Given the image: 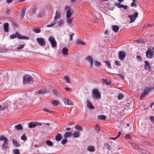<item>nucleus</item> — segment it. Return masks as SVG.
<instances>
[{"label":"nucleus","instance_id":"f257e3e1","mask_svg":"<svg viewBox=\"0 0 154 154\" xmlns=\"http://www.w3.org/2000/svg\"><path fill=\"white\" fill-rule=\"evenodd\" d=\"M3 140L4 143L2 145V149H6L8 146L9 141L8 139L5 136L3 135L0 136V141Z\"/></svg>","mask_w":154,"mask_h":154},{"label":"nucleus","instance_id":"f03ea898","mask_svg":"<svg viewBox=\"0 0 154 154\" xmlns=\"http://www.w3.org/2000/svg\"><path fill=\"white\" fill-rule=\"evenodd\" d=\"M10 38L11 39H14L17 37L19 39H28L29 38V37H26L25 36L22 35L20 34L18 32H16L15 34H13L11 35L10 36Z\"/></svg>","mask_w":154,"mask_h":154},{"label":"nucleus","instance_id":"7ed1b4c3","mask_svg":"<svg viewBox=\"0 0 154 154\" xmlns=\"http://www.w3.org/2000/svg\"><path fill=\"white\" fill-rule=\"evenodd\" d=\"M31 82H33V78L31 75L26 74L23 76V84L29 83Z\"/></svg>","mask_w":154,"mask_h":154},{"label":"nucleus","instance_id":"20e7f679","mask_svg":"<svg viewBox=\"0 0 154 154\" xmlns=\"http://www.w3.org/2000/svg\"><path fill=\"white\" fill-rule=\"evenodd\" d=\"M92 93L93 94L92 97L93 98H95L97 100L100 99L101 95L98 89L95 88L92 91Z\"/></svg>","mask_w":154,"mask_h":154},{"label":"nucleus","instance_id":"39448f33","mask_svg":"<svg viewBox=\"0 0 154 154\" xmlns=\"http://www.w3.org/2000/svg\"><path fill=\"white\" fill-rule=\"evenodd\" d=\"M152 88V87H146L144 89L143 92L142 93L140 96V99H142L144 98L146 95L148 94L149 92L151 91Z\"/></svg>","mask_w":154,"mask_h":154},{"label":"nucleus","instance_id":"423d86ee","mask_svg":"<svg viewBox=\"0 0 154 154\" xmlns=\"http://www.w3.org/2000/svg\"><path fill=\"white\" fill-rule=\"evenodd\" d=\"M135 149L143 154H151L150 152L144 149L138 145H135Z\"/></svg>","mask_w":154,"mask_h":154},{"label":"nucleus","instance_id":"0eeeda50","mask_svg":"<svg viewBox=\"0 0 154 154\" xmlns=\"http://www.w3.org/2000/svg\"><path fill=\"white\" fill-rule=\"evenodd\" d=\"M65 9L67 11L66 13V17L67 18H70L73 14L72 11L71 10L70 8L68 6L65 7Z\"/></svg>","mask_w":154,"mask_h":154},{"label":"nucleus","instance_id":"6e6552de","mask_svg":"<svg viewBox=\"0 0 154 154\" xmlns=\"http://www.w3.org/2000/svg\"><path fill=\"white\" fill-rule=\"evenodd\" d=\"M154 52L153 51L150 49H149L146 52V56L149 59L152 58L154 56Z\"/></svg>","mask_w":154,"mask_h":154},{"label":"nucleus","instance_id":"1a4fd4ad","mask_svg":"<svg viewBox=\"0 0 154 154\" xmlns=\"http://www.w3.org/2000/svg\"><path fill=\"white\" fill-rule=\"evenodd\" d=\"M42 123L38 122H30L29 124L28 127L30 128H35L37 126H41Z\"/></svg>","mask_w":154,"mask_h":154},{"label":"nucleus","instance_id":"9d476101","mask_svg":"<svg viewBox=\"0 0 154 154\" xmlns=\"http://www.w3.org/2000/svg\"><path fill=\"white\" fill-rule=\"evenodd\" d=\"M48 40L51 43L52 47L54 48L56 46L57 43L54 38L52 36L49 37Z\"/></svg>","mask_w":154,"mask_h":154},{"label":"nucleus","instance_id":"9b49d317","mask_svg":"<svg viewBox=\"0 0 154 154\" xmlns=\"http://www.w3.org/2000/svg\"><path fill=\"white\" fill-rule=\"evenodd\" d=\"M119 59L121 60H123L126 56V53L123 51H120L118 53Z\"/></svg>","mask_w":154,"mask_h":154},{"label":"nucleus","instance_id":"f8f14e48","mask_svg":"<svg viewBox=\"0 0 154 154\" xmlns=\"http://www.w3.org/2000/svg\"><path fill=\"white\" fill-rule=\"evenodd\" d=\"M36 40L38 43L41 46H43L45 45V41L44 39L42 38H37Z\"/></svg>","mask_w":154,"mask_h":154},{"label":"nucleus","instance_id":"ddd939ff","mask_svg":"<svg viewBox=\"0 0 154 154\" xmlns=\"http://www.w3.org/2000/svg\"><path fill=\"white\" fill-rule=\"evenodd\" d=\"M61 17L60 13L58 11H56L55 12V15L54 17L55 21L56 22L57 20Z\"/></svg>","mask_w":154,"mask_h":154},{"label":"nucleus","instance_id":"4468645a","mask_svg":"<svg viewBox=\"0 0 154 154\" xmlns=\"http://www.w3.org/2000/svg\"><path fill=\"white\" fill-rule=\"evenodd\" d=\"M85 59L90 63L91 66H92L93 63V60L91 56H88Z\"/></svg>","mask_w":154,"mask_h":154},{"label":"nucleus","instance_id":"2eb2a0df","mask_svg":"<svg viewBox=\"0 0 154 154\" xmlns=\"http://www.w3.org/2000/svg\"><path fill=\"white\" fill-rule=\"evenodd\" d=\"M115 5L117 6L118 8H123L124 9H126L127 8L128 6L127 5H121L120 3H116Z\"/></svg>","mask_w":154,"mask_h":154},{"label":"nucleus","instance_id":"dca6fc26","mask_svg":"<svg viewBox=\"0 0 154 154\" xmlns=\"http://www.w3.org/2000/svg\"><path fill=\"white\" fill-rule=\"evenodd\" d=\"M62 137L61 134L58 133L56 136H55V139L56 140L58 141H60L62 139Z\"/></svg>","mask_w":154,"mask_h":154},{"label":"nucleus","instance_id":"f3484780","mask_svg":"<svg viewBox=\"0 0 154 154\" xmlns=\"http://www.w3.org/2000/svg\"><path fill=\"white\" fill-rule=\"evenodd\" d=\"M37 8L36 6L35 5L32 6L31 7V13L33 14H34L37 10Z\"/></svg>","mask_w":154,"mask_h":154},{"label":"nucleus","instance_id":"a211bd4d","mask_svg":"<svg viewBox=\"0 0 154 154\" xmlns=\"http://www.w3.org/2000/svg\"><path fill=\"white\" fill-rule=\"evenodd\" d=\"M46 92V90L42 89L36 91V93L38 94H42L45 93Z\"/></svg>","mask_w":154,"mask_h":154},{"label":"nucleus","instance_id":"6ab92c4d","mask_svg":"<svg viewBox=\"0 0 154 154\" xmlns=\"http://www.w3.org/2000/svg\"><path fill=\"white\" fill-rule=\"evenodd\" d=\"M12 143L16 147H18L20 146V145L19 144L18 142L17 141V140L14 139H12Z\"/></svg>","mask_w":154,"mask_h":154},{"label":"nucleus","instance_id":"aec40b11","mask_svg":"<svg viewBox=\"0 0 154 154\" xmlns=\"http://www.w3.org/2000/svg\"><path fill=\"white\" fill-rule=\"evenodd\" d=\"M87 103L88 104V107L89 109H93L94 107L92 104L88 100L87 101Z\"/></svg>","mask_w":154,"mask_h":154},{"label":"nucleus","instance_id":"412c9836","mask_svg":"<svg viewBox=\"0 0 154 154\" xmlns=\"http://www.w3.org/2000/svg\"><path fill=\"white\" fill-rule=\"evenodd\" d=\"M4 31L5 32H8V23H6L3 25Z\"/></svg>","mask_w":154,"mask_h":154},{"label":"nucleus","instance_id":"4be33fe9","mask_svg":"<svg viewBox=\"0 0 154 154\" xmlns=\"http://www.w3.org/2000/svg\"><path fill=\"white\" fill-rule=\"evenodd\" d=\"M14 127L15 129L17 131L21 130L23 129V127L20 124L15 125Z\"/></svg>","mask_w":154,"mask_h":154},{"label":"nucleus","instance_id":"5701e85b","mask_svg":"<svg viewBox=\"0 0 154 154\" xmlns=\"http://www.w3.org/2000/svg\"><path fill=\"white\" fill-rule=\"evenodd\" d=\"M72 135L71 132H66L65 133L64 137L65 138H69Z\"/></svg>","mask_w":154,"mask_h":154},{"label":"nucleus","instance_id":"b1692460","mask_svg":"<svg viewBox=\"0 0 154 154\" xmlns=\"http://www.w3.org/2000/svg\"><path fill=\"white\" fill-rule=\"evenodd\" d=\"M80 132L78 131H75L73 134V137L74 138H77L79 137Z\"/></svg>","mask_w":154,"mask_h":154},{"label":"nucleus","instance_id":"393cba45","mask_svg":"<svg viewBox=\"0 0 154 154\" xmlns=\"http://www.w3.org/2000/svg\"><path fill=\"white\" fill-rule=\"evenodd\" d=\"M102 80L103 82H104L105 84L107 85H109L111 83V82L109 79L107 80L106 79H103Z\"/></svg>","mask_w":154,"mask_h":154},{"label":"nucleus","instance_id":"a878e982","mask_svg":"<svg viewBox=\"0 0 154 154\" xmlns=\"http://www.w3.org/2000/svg\"><path fill=\"white\" fill-rule=\"evenodd\" d=\"M68 50L66 48H64L62 49V52L63 55H67L68 54Z\"/></svg>","mask_w":154,"mask_h":154},{"label":"nucleus","instance_id":"bb28decb","mask_svg":"<svg viewBox=\"0 0 154 154\" xmlns=\"http://www.w3.org/2000/svg\"><path fill=\"white\" fill-rule=\"evenodd\" d=\"M112 30L115 32H118L119 29V27L117 26H112Z\"/></svg>","mask_w":154,"mask_h":154},{"label":"nucleus","instance_id":"cd10ccee","mask_svg":"<svg viewBox=\"0 0 154 154\" xmlns=\"http://www.w3.org/2000/svg\"><path fill=\"white\" fill-rule=\"evenodd\" d=\"M88 150L89 152H93L95 151V149L93 146H90L88 147Z\"/></svg>","mask_w":154,"mask_h":154},{"label":"nucleus","instance_id":"c85d7f7f","mask_svg":"<svg viewBox=\"0 0 154 154\" xmlns=\"http://www.w3.org/2000/svg\"><path fill=\"white\" fill-rule=\"evenodd\" d=\"M129 17L130 19L131 23H132L135 21V14H134L133 15H130L129 16Z\"/></svg>","mask_w":154,"mask_h":154},{"label":"nucleus","instance_id":"c756f323","mask_svg":"<svg viewBox=\"0 0 154 154\" xmlns=\"http://www.w3.org/2000/svg\"><path fill=\"white\" fill-rule=\"evenodd\" d=\"M98 118L99 119L101 120H105L106 118V116L104 115H101L98 116Z\"/></svg>","mask_w":154,"mask_h":154},{"label":"nucleus","instance_id":"7c9ffc66","mask_svg":"<svg viewBox=\"0 0 154 154\" xmlns=\"http://www.w3.org/2000/svg\"><path fill=\"white\" fill-rule=\"evenodd\" d=\"M46 143L47 145L50 146H52L53 145V142L49 140H47L46 142Z\"/></svg>","mask_w":154,"mask_h":154},{"label":"nucleus","instance_id":"2f4dec72","mask_svg":"<svg viewBox=\"0 0 154 154\" xmlns=\"http://www.w3.org/2000/svg\"><path fill=\"white\" fill-rule=\"evenodd\" d=\"M76 42L77 43L81 44L82 45H85V43L83 42L81 40H80L79 39H78L76 40Z\"/></svg>","mask_w":154,"mask_h":154},{"label":"nucleus","instance_id":"473e14b6","mask_svg":"<svg viewBox=\"0 0 154 154\" xmlns=\"http://www.w3.org/2000/svg\"><path fill=\"white\" fill-rule=\"evenodd\" d=\"M51 103L54 106H57L59 104V101L57 100L53 101Z\"/></svg>","mask_w":154,"mask_h":154},{"label":"nucleus","instance_id":"72a5a7b5","mask_svg":"<svg viewBox=\"0 0 154 154\" xmlns=\"http://www.w3.org/2000/svg\"><path fill=\"white\" fill-rule=\"evenodd\" d=\"M42 110L45 112H48L50 113L53 114L54 113V112L53 111L49 110L46 108L43 109Z\"/></svg>","mask_w":154,"mask_h":154},{"label":"nucleus","instance_id":"f704fd0d","mask_svg":"<svg viewBox=\"0 0 154 154\" xmlns=\"http://www.w3.org/2000/svg\"><path fill=\"white\" fill-rule=\"evenodd\" d=\"M32 31L36 33H39L41 32V30L39 28L35 29Z\"/></svg>","mask_w":154,"mask_h":154},{"label":"nucleus","instance_id":"c9c22d12","mask_svg":"<svg viewBox=\"0 0 154 154\" xmlns=\"http://www.w3.org/2000/svg\"><path fill=\"white\" fill-rule=\"evenodd\" d=\"M72 20L73 19L72 18H68L67 19L66 22L69 25H70L71 24Z\"/></svg>","mask_w":154,"mask_h":154},{"label":"nucleus","instance_id":"e433bc0d","mask_svg":"<svg viewBox=\"0 0 154 154\" xmlns=\"http://www.w3.org/2000/svg\"><path fill=\"white\" fill-rule=\"evenodd\" d=\"M124 97V95L122 93L119 94L118 96V98L119 100L122 99Z\"/></svg>","mask_w":154,"mask_h":154},{"label":"nucleus","instance_id":"4c0bfd02","mask_svg":"<svg viewBox=\"0 0 154 154\" xmlns=\"http://www.w3.org/2000/svg\"><path fill=\"white\" fill-rule=\"evenodd\" d=\"M25 11L24 10H22L20 12V15L22 18H23L25 14Z\"/></svg>","mask_w":154,"mask_h":154},{"label":"nucleus","instance_id":"58836bf2","mask_svg":"<svg viewBox=\"0 0 154 154\" xmlns=\"http://www.w3.org/2000/svg\"><path fill=\"white\" fill-rule=\"evenodd\" d=\"M14 154H20V150L18 149H15L13 150Z\"/></svg>","mask_w":154,"mask_h":154},{"label":"nucleus","instance_id":"ea45409f","mask_svg":"<svg viewBox=\"0 0 154 154\" xmlns=\"http://www.w3.org/2000/svg\"><path fill=\"white\" fill-rule=\"evenodd\" d=\"M145 65L144 67H150L149 63L148 61H145Z\"/></svg>","mask_w":154,"mask_h":154},{"label":"nucleus","instance_id":"a19ab883","mask_svg":"<svg viewBox=\"0 0 154 154\" xmlns=\"http://www.w3.org/2000/svg\"><path fill=\"white\" fill-rule=\"evenodd\" d=\"M53 92L54 94L57 97L58 96V92L56 89H54L53 90Z\"/></svg>","mask_w":154,"mask_h":154},{"label":"nucleus","instance_id":"79ce46f5","mask_svg":"<svg viewBox=\"0 0 154 154\" xmlns=\"http://www.w3.org/2000/svg\"><path fill=\"white\" fill-rule=\"evenodd\" d=\"M21 138L22 140L24 141H26L27 140V138L25 134H24L21 137Z\"/></svg>","mask_w":154,"mask_h":154},{"label":"nucleus","instance_id":"37998d69","mask_svg":"<svg viewBox=\"0 0 154 154\" xmlns=\"http://www.w3.org/2000/svg\"><path fill=\"white\" fill-rule=\"evenodd\" d=\"M64 79L66 80V82L68 83H70V81L69 77L68 76H65Z\"/></svg>","mask_w":154,"mask_h":154},{"label":"nucleus","instance_id":"c03bdc74","mask_svg":"<svg viewBox=\"0 0 154 154\" xmlns=\"http://www.w3.org/2000/svg\"><path fill=\"white\" fill-rule=\"evenodd\" d=\"M67 142V140L66 139H63L61 141V143L62 144L64 145Z\"/></svg>","mask_w":154,"mask_h":154},{"label":"nucleus","instance_id":"a18cd8bd","mask_svg":"<svg viewBox=\"0 0 154 154\" xmlns=\"http://www.w3.org/2000/svg\"><path fill=\"white\" fill-rule=\"evenodd\" d=\"M64 22V20H60L57 23L58 24V26H60L62 25L63 24Z\"/></svg>","mask_w":154,"mask_h":154},{"label":"nucleus","instance_id":"49530a36","mask_svg":"<svg viewBox=\"0 0 154 154\" xmlns=\"http://www.w3.org/2000/svg\"><path fill=\"white\" fill-rule=\"evenodd\" d=\"M38 17H40L41 18L42 17L43 15H44V13L43 12H39L38 14Z\"/></svg>","mask_w":154,"mask_h":154},{"label":"nucleus","instance_id":"de8ad7c7","mask_svg":"<svg viewBox=\"0 0 154 154\" xmlns=\"http://www.w3.org/2000/svg\"><path fill=\"white\" fill-rule=\"evenodd\" d=\"M94 64L95 66H100L101 64V63H100L97 61H95L94 62Z\"/></svg>","mask_w":154,"mask_h":154},{"label":"nucleus","instance_id":"09e8293b","mask_svg":"<svg viewBox=\"0 0 154 154\" xmlns=\"http://www.w3.org/2000/svg\"><path fill=\"white\" fill-rule=\"evenodd\" d=\"M104 62L106 64L107 66L110 67L111 65L109 61H104Z\"/></svg>","mask_w":154,"mask_h":154},{"label":"nucleus","instance_id":"8fccbe9b","mask_svg":"<svg viewBox=\"0 0 154 154\" xmlns=\"http://www.w3.org/2000/svg\"><path fill=\"white\" fill-rule=\"evenodd\" d=\"M125 137L127 139H130L131 137L129 134H127L125 135Z\"/></svg>","mask_w":154,"mask_h":154},{"label":"nucleus","instance_id":"3c124183","mask_svg":"<svg viewBox=\"0 0 154 154\" xmlns=\"http://www.w3.org/2000/svg\"><path fill=\"white\" fill-rule=\"evenodd\" d=\"M75 127L76 128V129L78 130H79L80 131H82V127L76 125L75 126Z\"/></svg>","mask_w":154,"mask_h":154},{"label":"nucleus","instance_id":"603ef678","mask_svg":"<svg viewBox=\"0 0 154 154\" xmlns=\"http://www.w3.org/2000/svg\"><path fill=\"white\" fill-rule=\"evenodd\" d=\"M63 101L65 104H67L68 105V101H69V99H68L64 98L63 100Z\"/></svg>","mask_w":154,"mask_h":154},{"label":"nucleus","instance_id":"864d4df0","mask_svg":"<svg viewBox=\"0 0 154 154\" xmlns=\"http://www.w3.org/2000/svg\"><path fill=\"white\" fill-rule=\"evenodd\" d=\"M24 46V45H20L17 48V49L18 50H20L22 49Z\"/></svg>","mask_w":154,"mask_h":154},{"label":"nucleus","instance_id":"5fc2aeb1","mask_svg":"<svg viewBox=\"0 0 154 154\" xmlns=\"http://www.w3.org/2000/svg\"><path fill=\"white\" fill-rule=\"evenodd\" d=\"M137 59L139 61H141L142 60V59L141 58V57L139 55L137 56Z\"/></svg>","mask_w":154,"mask_h":154},{"label":"nucleus","instance_id":"6e6d98bb","mask_svg":"<svg viewBox=\"0 0 154 154\" xmlns=\"http://www.w3.org/2000/svg\"><path fill=\"white\" fill-rule=\"evenodd\" d=\"M150 121L154 123V116H151L150 117Z\"/></svg>","mask_w":154,"mask_h":154},{"label":"nucleus","instance_id":"4d7b16f0","mask_svg":"<svg viewBox=\"0 0 154 154\" xmlns=\"http://www.w3.org/2000/svg\"><path fill=\"white\" fill-rule=\"evenodd\" d=\"M56 23V22H55L54 23H53L50 24L49 25H47V26L48 27H51L53 26L54 25H55V24Z\"/></svg>","mask_w":154,"mask_h":154},{"label":"nucleus","instance_id":"13d9d810","mask_svg":"<svg viewBox=\"0 0 154 154\" xmlns=\"http://www.w3.org/2000/svg\"><path fill=\"white\" fill-rule=\"evenodd\" d=\"M115 63L118 66H120L121 65L119 61L118 60H116L115 62Z\"/></svg>","mask_w":154,"mask_h":154},{"label":"nucleus","instance_id":"bf43d9fd","mask_svg":"<svg viewBox=\"0 0 154 154\" xmlns=\"http://www.w3.org/2000/svg\"><path fill=\"white\" fill-rule=\"evenodd\" d=\"M74 35V33H72L70 35V39L71 41H72V37Z\"/></svg>","mask_w":154,"mask_h":154},{"label":"nucleus","instance_id":"052dcab7","mask_svg":"<svg viewBox=\"0 0 154 154\" xmlns=\"http://www.w3.org/2000/svg\"><path fill=\"white\" fill-rule=\"evenodd\" d=\"M13 0H6V1L7 3L9 4L10 3H11L13 2Z\"/></svg>","mask_w":154,"mask_h":154},{"label":"nucleus","instance_id":"680f3d73","mask_svg":"<svg viewBox=\"0 0 154 154\" xmlns=\"http://www.w3.org/2000/svg\"><path fill=\"white\" fill-rule=\"evenodd\" d=\"M118 75L119 77L120 78L124 79V77H123V75L120 74H118Z\"/></svg>","mask_w":154,"mask_h":154},{"label":"nucleus","instance_id":"e2e57ef3","mask_svg":"<svg viewBox=\"0 0 154 154\" xmlns=\"http://www.w3.org/2000/svg\"><path fill=\"white\" fill-rule=\"evenodd\" d=\"M133 2L131 4V6L134 7L135 6V0H133Z\"/></svg>","mask_w":154,"mask_h":154},{"label":"nucleus","instance_id":"0e129e2a","mask_svg":"<svg viewBox=\"0 0 154 154\" xmlns=\"http://www.w3.org/2000/svg\"><path fill=\"white\" fill-rule=\"evenodd\" d=\"M144 144L148 146L151 145V143L148 142H145L144 143Z\"/></svg>","mask_w":154,"mask_h":154},{"label":"nucleus","instance_id":"69168bd1","mask_svg":"<svg viewBox=\"0 0 154 154\" xmlns=\"http://www.w3.org/2000/svg\"><path fill=\"white\" fill-rule=\"evenodd\" d=\"M65 90L67 91H70L71 90V88L69 87H66L65 88Z\"/></svg>","mask_w":154,"mask_h":154},{"label":"nucleus","instance_id":"338daca9","mask_svg":"<svg viewBox=\"0 0 154 154\" xmlns=\"http://www.w3.org/2000/svg\"><path fill=\"white\" fill-rule=\"evenodd\" d=\"M109 138L110 139H111V140H115L116 139H117V137H110Z\"/></svg>","mask_w":154,"mask_h":154},{"label":"nucleus","instance_id":"774afa93","mask_svg":"<svg viewBox=\"0 0 154 154\" xmlns=\"http://www.w3.org/2000/svg\"><path fill=\"white\" fill-rule=\"evenodd\" d=\"M46 8L47 9H50L51 8L50 5L48 4L47 5Z\"/></svg>","mask_w":154,"mask_h":154}]
</instances>
